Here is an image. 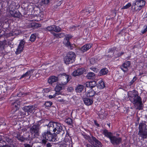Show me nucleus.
<instances>
[{
    "instance_id": "1",
    "label": "nucleus",
    "mask_w": 147,
    "mask_h": 147,
    "mask_svg": "<svg viewBox=\"0 0 147 147\" xmlns=\"http://www.w3.org/2000/svg\"><path fill=\"white\" fill-rule=\"evenodd\" d=\"M47 126L48 130L49 131L42 134V136L43 138L50 141L55 142L57 141L56 138V136L55 135H53L51 133V131H53L55 134H59L62 131L63 132L62 135L64 133V131L63 130L62 125L61 123L54 122H50Z\"/></svg>"
},
{
    "instance_id": "2",
    "label": "nucleus",
    "mask_w": 147,
    "mask_h": 147,
    "mask_svg": "<svg viewBox=\"0 0 147 147\" xmlns=\"http://www.w3.org/2000/svg\"><path fill=\"white\" fill-rule=\"evenodd\" d=\"M146 3L144 0H136L133 2L132 7L134 11L138 12L144 7Z\"/></svg>"
},
{
    "instance_id": "3",
    "label": "nucleus",
    "mask_w": 147,
    "mask_h": 147,
    "mask_svg": "<svg viewBox=\"0 0 147 147\" xmlns=\"http://www.w3.org/2000/svg\"><path fill=\"white\" fill-rule=\"evenodd\" d=\"M139 135L143 138L147 137V125L144 123H140L139 124Z\"/></svg>"
},
{
    "instance_id": "4",
    "label": "nucleus",
    "mask_w": 147,
    "mask_h": 147,
    "mask_svg": "<svg viewBox=\"0 0 147 147\" xmlns=\"http://www.w3.org/2000/svg\"><path fill=\"white\" fill-rule=\"evenodd\" d=\"M76 55L75 54L72 52L68 53L66 55L65 59V63L69 64L74 61Z\"/></svg>"
},
{
    "instance_id": "5",
    "label": "nucleus",
    "mask_w": 147,
    "mask_h": 147,
    "mask_svg": "<svg viewBox=\"0 0 147 147\" xmlns=\"http://www.w3.org/2000/svg\"><path fill=\"white\" fill-rule=\"evenodd\" d=\"M40 122H38V124L33 125L30 129V131L32 134H34L33 136V138H35L36 136H39V131L40 129Z\"/></svg>"
},
{
    "instance_id": "6",
    "label": "nucleus",
    "mask_w": 147,
    "mask_h": 147,
    "mask_svg": "<svg viewBox=\"0 0 147 147\" xmlns=\"http://www.w3.org/2000/svg\"><path fill=\"white\" fill-rule=\"evenodd\" d=\"M65 37L67 42L65 44V46L70 49H72L75 47V45L74 44H71L69 41V40L72 38V36L70 34H67L65 35Z\"/></svg>"
},
{
    "instance_id": "7",
    "label": "nucleus",
    "mask_w": 147,
    "mask_h": 147,
    "mask_svg": "<svg viewBox=\"0 0 147 147\" xmlns=\"http://www.w3.org/2000/svg\"><path fill=\"white\" fill-rule=\"evenodd\" d=\"M85 71V69L83 68H79L74 71L72 73V75L74 77L79 76L82 74Z\"/></svg>"
},
{
    "instance_id": "8",
    "label": "nucleus",
    "mask_w": 147,
    "mask_h": 147,
    "mask_svg": "<svg viewBox=\"0 0 147 147\" xmlns=\"http://www.w3.org/2000/svg\"><path fill=\"white\" fill-rule=\"evenodd\" d=\"M110 141L111 143L113 144L118 145L121 142L122 139L120 137L113 136Z\"/></svg>"
},
{
    "instance_id": "9",
    "label": "nucleus",
    "mask_w": 147,
    "mask_h": 147,
    "mask_svg": "<svg viewBox=\"0 0 147 147\" xmlns=\"http://www.w3.org/2000/svg\"><path fill=\"white\" fill-rule=\"evenodd\" d=\"M12 112L14 114L18 109L19 107H20V102L18 100H16L14 103H12Z\"/></svg>"
},
{
    "instance_id": "10",
    "label": "nucleus",
    "mask_w": 147,
    "mask_h": 147,
    "mask_svg": "<svg viewBox=\"0 0 147 147\" xmlns=\"http://www.w3.org/2000/svg\"><path fill=\"white\" fill-rule=\"evenodd\" d=\"M130 65V62L129 61H127L124 63L120 67L121 69L124 72L128 71V68Z\"/></svg>"
},
{
    "instance_id": "11",
    "label": "nucleus",
    "mask_w": 147,
    "mask_h": 147,
    "mask_svg": "<svg viewBox=\"0 0 147 147\" xmlns=\"http://www.w3.org/2000/svg\"><path fill=\"white\" fill-rule=\"evenodd\" d=\"M92 142L91 144H93V145L94 147H102V145L101 142L99 141L95 137L92 138Z\"/></svg>"
},
{
    "instance_id": "12",
    "label": "nucleus",
    "mask_w": 147,
    "mask_h": 147,
    "mask_svg": "<svg viewBox=\"0 0 147 147\" xmlns=\"http://www.w3.org/2000/svg\"><path fill=\"white\" fill-rule=\"evenodd\" d=\"M25 44V42L23 40L20 41L18 48L16 52V54H18L23 51L24 47V45Z\"/></svg>"
},
{
    "instance_id": "13",
    "label": "nucleus",
    "mask_w": 147,
    "mask_h": 147,
    "mask_svg": "<svg viewBox=\"0 0 147 147\" xmlns=\"http://www.w3.org/2000/svg\"><path fill=\"white\" fill-rule=\"evenodd\" d=\"M35 107L33 106H25L23 108V110L25 112H27L28 115L29 113H31L35 109Z\"/></svg>"
},
{
    "instance_id": "14",
    "label": "nucleus",
    "mask_w": 147,
    "mask_h": 147,
    "mask_svg": "<svg viewBox=\"0 0 147 147\" xmlns=\"http://www.w3.org/2000/svg\"><path fill=\"white\" fill-rule=\"evenodd\" d=\"M34 70L33 69H31L28 70L25 74L22 75L20 78V79H21L23 78H26L28 77V79H29L31 76L32 75V73L33 72Z\"/></svg>"
},
{
    "instance_id": "15",
    "label": "nucleus",
    "mask_w": 147,
    "mask_h": 147,
    "mask_svg": "<svg viewBox=\"0 0 147 147\" xmlns=\"http://www.w3.org/2000/svg\"><path fill=\"white\" fill-rule=\"evenodd\" d=\"M131 102L134 105H136L137 103L139 102L142 100L140 97L137 94L134 97L130 99Z\"/></svg>"
},
{
    "instance_id": "16",
    "label": "nucleus",
    "mask_w": 147,
    "mask_h": 147,
    "mask_svg": "<svg viewBox=\"0 0 147 147\" xmlns=\"http://www.w3.org/2000/svg\"><path fill=\"white\" fill-rule=\"evenodd\" d=\"M64 86L63 84L58 82L55 88V91L56 92H59L62 89Z\"/></svg>"
},
{
    "instance_id": "17",
    "label": "nucleus",
    "mask_w": 147,
    "mask_h": 147,
    "mask_svg": "<svg viewBox=\"0 0 147 147\" xmlns=\"http://www.w3.org/2000/svg\"><path fill=\"white\" fill-rule=\"evenodd\" d=\"M58 78L55 76H52L50 77L48 79V82L49 84H52L55 82L57 81Z\"/></svg>"
},
{
    "instance_id": "18",
    "label": "nucleus",
    "mask_w": 147,
    "mask_h": 147,
    "mask_svg": "<svg viewBox=\"0 0 147 147\" xmlns=\"http://www.w3.org/2000/svg\"><path fill=\"white\" fill-rule=\"evenodd\" d=\"M103 134L105 136L109 138L110 140L113 136V133L111 132H108V130L106 129L103 130Z\"/></svg>"
},
{
    "instance_id": "19",
    "label": "nucleus",
    "mask_w": 147,
    "mask_h": 147,
    "mask_svg": "<svg viewBox=\"0 0 147 147\" xmlns=\"http://www.w3.org/2000/svg\"><path fill=\"white\" fill-rule=\"evenodd\" d=\"M2 138H3L2 140L4 142L5 140L8 144H11L13 142V140L9 138L8 135H5L4 136H2Z\"/></svg>"
},
{
    "instance_id": "20",
    "label": "nucleus",
    "mask_w": 147,
    "mask_h": 147,
    "mask_svg": "<svg viewBox=\"0 0 147 147\" xmlns=\"http://www.w3.org/2000/svg\"><path fill=\"white\" fill-rule=\"evenodd\" d=\"M92 46L91 44H86L81 48V50L83 52L86 51L91 48Z\"/></svg>"
},
{
    "instance_id": "21",
    "label": "nucleus",
    "mask_w": 147,
    "mask_h": 147,
    "mask_svg": "<svg viewBox=\"0 0 147 147\" xmlns=\"http://www.w3.org/2000/svg\"><path fill=\"white\" fill-rule=\"evenodd\" d=\"M109 71L106 68L101 69L99 73L100 76H102L106 75L108 72Z\"/></svg>"
},
{
    "instance_id": "22",
    "label": "nucleus",
    "mask_w": 147,
    "mask_h": 147,
    "mask_svg": "<svg viewBox=\"0 0 147 147\" xmlns=\"http://www.w3.org/2000/svg\"><path fill=\"white\" fill-rule=\"evenodd\" d=\"M85 104L88 106L91 105L93 103L92 100L88 98H85L84 100Z\"/></svg>"
},
{
    "instance_id": "23",
    "label": "nucleus",
    "mask_w": 147,
    "mask_h": 147,
    "mask_svg": "<svg viewBox=\"0 0 147 147\" xmlns=\"http://www.w3.org/2000/svg\"><path fill=\"white\" fill-rule=\"evenodd\" d=\"M95 94L94 91L93 89H90L87 92L86 95L88 97H91L93 96Z\"/></svg>"
},
{
    "instance_id": "24",
    "label": "nucleus",
    "mask_w": 147,
    "mask_h": 147,
    "mask_svg": "<svg viewBox=\"0 0 147 147\" xmlns=\"http://www.w3.org/2000/svg\"><path fill=\"white\" fill-rule=\"evenodd\" d=\"M16 137L21 142H22L24 141L25 140H27V138H26L23 137L20 134L18 133L17 134Z\"/></svg>"
},
{
    "instance_id": "25",
    "label": "nucleus",
    "mask_w": 147,
    "mask_h": 147,
    "mask_svg": "<svg viewBox=\"0 0 147 147\" xmlns=\"http://www.w3.org/2000/svg\"><path fill=\"white\" fill-rule=\"evenodd\" d=\"M86 77L89 79H93L95 78V74L92 72L88 73L86 76Z\"/></svg>"
},
{
    "instance_id": "26",
    "label": "nucleus",
    "mask_w": 147,
    "mask_h": 147,
    "mask_svg": "<svg viewBox=\"0 0 147 147\" xmlns=\"http://www.w3.org/2000/svg\"><path fill=\"white\" fill-rule=\"evenodd\" d=\"M82 136L84 137V138L86 139L87 140L90 142L91 143L92 142V138L94 137L93 136H91L90 137L88 135H86L85 134H82Z\"/></svg>"
},
{
    "instance_id": "27",
    "label": "nucleus",
    "mask_w": 147,
    "mask_h": 147,
    "mask_svg": "<svg viewBox=\"0 0 147 147\" xmlns=\"http://www.w3.org/2000/svg\"><path fill=\"white\" fill-rule=\"evenodd\" d=\"M134 106L135 107H136V108L138 109H142L143 108V105L142 104V100L137 103L136 105H134Z\"/></svg>"
},
{
    "instance_id": "28",
    "label": "nucleus",
    "mask_w": 147,
    "mask_h": 147,
    "mask_svg": "<svg viewBox=\"0 0 147 147\" xmlns=\"http://www.w3.org/2000/svg\"><path fill=\"white\" fill-rule=\"evenodd\" d=\"M105 87V84L103 80H99L98 82V87L100 89H102Z\"/></svg>"
},
{
    "instance_id": "29",
    "label": "nucleus",
    "mask_w": 147,
    "mask_h": 147,
    "mask_svg": "<svg viewBox=\"0 0 147 147\" xmlns=\"http://www.w3.org/2000/svg\"><path fill=\"white\" fill-rule=\"evenodd\" d=\"M128 94L129 97L132 98L134 97L136 95H137V94L136 93L134 90L129 91L128 92Z\"/></svg>"
},
{
    "instance_id": "30",
    "label": "nucleus",
    "mask_w": 147,
    "mask_h": 147,
    "mask_svg": "<svg viewBox=\"0 0 147 147\" xmlns=\"http://www.w3.org/2000/svg\"><path fill=\"white\" fill-rule=\"evenodd\" d=\"M96 85V82L94 81L92 82H87L86 83L87 87H89L90 88H93Z\"/></svg>"
},
{
    "instance_id": "31",
    "label": "nucleus",
    "mask_w": 147,
    "mask_h": 147,
    "mask_svg": "<svg viewBox=\"0 0 147 147\" xmlns=\"http://www.w3.org/2000/svg\"><path fill=\"white\" fill-rule=\"evenodd\" d=\"M53 25L52 26H49L47 27L46 28H45L44 29L46 31H49L51 32V33L53 34V33H55L53 32Z\"/></svg>"
},
{
    "instance_id": "32",
    "label": "nucleus",
    "mask_w": 147,
    "mask_h": 147,
    "mask_svg": "<svg viewBox=\"0 0 147 147\" xmlns=\"http://www.w3.org/2000/svg\"><path fill=\"white\" fill-rule=\"evenodd\" d=\"M61 29L59 26L53 25V32L54 31L56 32H58L60 31Z\"/></svg>"
},
{
    "instance_id": "33",
    "label": "nucleus",
    "mask_w": 147,
    "mask_h": 147,
    "mask_svg": "<svg viewBox=\"0 0 147 147\" xmlns=\"http://www.w3.org/2000/svg\"><path fill=\"white\" fill-rule=\"evenodd\" d=\"M84 88V86L82 85H79L76 89L77 92H81Z\"/></svg>"
},
{
    "instance_id": "34",
    "label": "nucleus",
    "mask_w": 147,
    "mask_h": 147,
    "mask_svg": "<svg viewBox=\"0 0 147 147\" xmlns=\"http://www.w3.org/2000/svg\"><path fill=\"white\" fill-rule=\"evenodd\" d=\"M12 16L14 17L20 18L21 17L22 14L19 11H16L12 14Z\"/></svg>"
},
{
    "instance_id": "35",
    "label": "nucleus",
    "mask_w": 147,
    "mask_h": 147,
    "mask_svg": "<svg viewBox=\"0 0 147 147\" xmlns=\"http://www.w3.org/2000/svg\"><path fill=\"white\" fill-rule=\"evenodd\" d=\"M53 34L55 37L57 38H60L63 37L64 36V34L63 33H60L57 34L55 33H53Z\"/></svg>"
},
{
    "instance_id": "36",
    "label": "nucleus",
    "mask_w": 147,
    "mask_h": 147,
    "mask_svg": "<svg viewBox=\"0 0 147 147\" xmlns=\"http://www.w3.org/2000/svg\"><path fill=\"white\" fill-rule=\"evenodd\" d=\"M36 38V34H32L30 36V41L33 42L35 40Z\"/></svg>"
},
{
    "instance_id": "37",
    "label": "nucleus",
    "mask_w": 147,
    "mask_h": 147,
    "mask_svg": "<svg viewBox=\"0 0 147 147\" xmlns=\"http://www.w3.org/2000/svg\"><path fill=\"white\" fill-rule=\"evenodd\" d=\"M65 122L68 124L69 125H71L72 123V119L69 118H68L67 119L65 120Z\"/></svg>"
},
{
    "instance_id": "38",
    "label": "nucleus",
    "mask_w": 147,
    "mask_h": 147,
    "mask_svg": "<svg viewBox=\"0 0 147 147\" xmlns=\"http://www.w3.org/2000/svg\"><path fill=\"white\" fill-rule=\"evenodd\" d=\"M52 104V102L51 101H46L44 105L46 107H50Z\"/></svg>"
},
{
    "instance_id": "39",
    "label": "nucleus",
    "mask_w": 147,
    "mask_h": 147,
    "mask_svg": "<svg viewBox=\"0 0 147 147\" xmlns=\"http://www.w3.org/2000/svg\"><path fill=\"white\" fill-rule=\"evenodd\" d=\"M50 0H42L41 2V5H47L49 3Z\"/></svg>"
},
{
    "instance_id": "40",
    "label": "nucleus",
    "mask_w": 147,
    "mask_h": 147,
    "mask_svg": "<svg viewBox=\"0 0 147 147\" xmlns=\"http://www.w3.org/2000/svg\"><path fill=\"white\" fill-rule=\"evenodd\" d=\"M131 5V4L130 3H128L125 6H124L122 8L123 9H127Z\"/></svg>"
},
{
    "instance_id": "41",
    "label": "nucleus",
    "mask_w": 147,
    "mask_h": 147,
    "mask_svg": "<svg viewBox=\"0 0 147 147\" xmlns=\"http://www.w3.org/2000/svg\"><path fill=\"white\" fill-rule=\"evenodd\" d=\"M112 52H111L110 51V53H111V54L110 55V56H109L110 57H111L112 56L114 53V56H115V57H119L117 56L118 55H119L120 54V53H117V54H116V53H115V52H114V53H113V51L112 50Z\"/></svg>"
},
{
    "instance_id": "42",
    "label": "nucleus",
    "mask_w": 147,
    "mask_h": 147,
    "mask_svg": "<svg viewBox=\"0 0 147 147\" xmlns=\"http://www.w3.org/2000/svg\"><path fill=\"white\" fill-rule=\"evenodd\" d=\"M147 31V26H144L143 27V29L141 31V32L142 34H144Z\"/></svg>"
},
{
    "instance_id": "43",
    "label": "nucleus",
    "mask_w": 147,
    "mask_h": 147,
    "mask_svg": "<svg viewBox=\"0 0 147 147\" xmlns=\"http://www.w3.org/2000/svg\"><path fill=\"white\" fill-rule=\"evenodd\" d=\"M65 78L66 79L67 81V83L70 80L71 78V77L70 76L66 75L65 74Z\"/></svg>"
},
{
    "instance_id": "44",
    "label": "nucleus",
    "mask_w": 147,
    "mask_h": 147,
    "mask_svg": "<svg viewBox=\"0 0 147 147\" xmlns=\"http://www.w3.org/2000/svg\"><path fill=\"white\" fill-rule=\"evenodd\" d=\"M137 78L136 76H134L132 80L129 82V85L130 86L136 80Z\"/></svg>"
},
{
    "instance_id": "45",
    "label": "nucleus",
    "mask_w": 147,
    "mask_h": 147,
    "mask_svg": "<svg viewBox=\"0 0 147 147\" xmlns=\"http://www.w3.org/2000/svg\"><path fill=\"white\" fill-rule=\"evenodd\" d=\"M69 133L67 131V132L65 137L67 138L68 140H66V141H68V140H71V138L70 136H69Z\"/></svg>"
},
{
    "instance_id": "46",
    "label": "nucleus",
    "mask_w": 147,
    "mask_h": 147,
    "mask_svg": "<svg viewBox=\"0 0 147 147\" xmlns=\"http://www.w3.org/2000/svg\"><path fill=\"white\" fill-rule=\"evenodd\" d=\"M74 90V88L73 87L71 86H69L68 87L67 90V91L69 92H72Z\"/></svg>"
},
{
    "instance_id": "47",
    "label": "nucleus",
    "mask_w": 147,
    "mask_h": 147,
    "mask_svg": "<svg viewBox=\"0 0 147 147\" xmlns=\"http://www.w3.org/2000/svg\"><path fill=\"white\" fill-rule=\"evenodd\" d=\"M57 94V93H55L54 94H53V95H49L48 96L49 98H52L55 97L57 94Z\"/></svg>"
},
{
    "instance_id": "48",
    "label": "nucleus",
    "mask_w": 147,
    "mask_h": 147,
    "mask_svg": "<svg viewBox=\"0 0 147 147\" xmlns=\"http://www.w3.org/2000/svg\"><path fill=\"white\" fill-rule=\"evenodd\" d=\"M83 12L85 13V14L87 15L88 14L90 13H91V11H90L89 10H86V11H84Z\"/></svg>"
},
{
    "instance_id": "49",
    "label": "nucleus",
    "mask_w": 147,
    "mask_h": 147,
    "mask_svg": "<svg viewBox=\"0 0 147 147\" xmlns=\"http://www.w3.org/2000/svg\"><path fill=\"white\" fill-rule=\"evenodd\" d=\"M18 115V114H16V115H13L12 117V118L15 119L17 117Z\"/></svg>"
},
{
    "instance_id": "50",
    "label": "nucleus",
    "mask_w": 147,
    "mask_h": 147,
    "mask_svg": "<svg viewBox=\"0 0 147 147\" xmlns=\"http://www.w3.org/2000/svg\"><path fill=\"white\" fill-rule=\"evenodd\" d=\"M47 141L46 140L43 139L42 140V143L44 144H46Z\"/></svg>"
},
{
    "instance_id": "51",
    "label": "nucleus",
    "mask_w": 147,
    "mask_h": 147,
    "mask_svg": "<svg viewBox=\"0 0 147 147\" xmlns=\"http://www.w3.org/2000/svg\"><path fill=\"white\" fill-rule=\"evenodd\" d=\"M45 92L47 93L49 92L50 91V89L49 88H47L44 89Z\"/></svg>"
},
{
    "instance_id": "52",
    "label": "nucleus",
    "mask_w": 147,
    "mask_h": 147,
    "mask_svg": "<svg viewBox=\"0 0 147 147\" xmlns=\"http://www.w3.org/2000/svg\"><path fill=\"white\" fill-rule=\"evenodd\" d=\"M24 147H31L30 145L28 144H24Z\"/></svg>"
},
{
    "instance_id": "53",
    "label": "nucleus",
    "mask_w": 147,
    "mask_h": 147,
    "mask_svg": "<svg viewBox=\"0 0 147 147\" xmlns=\"http://www.w3.org/2000/svg\"><path fill=\"white\" fill-rule=\"evenodd\" d=\"M47 147H51L52 145L50 143H48L47 144Z\"/></svg>"
},
{
    "instance_id": "54",
    "label": "nucleus",
    "mask_w": 147,
    "mask_h": 147,
    "mask_svg": "<svg viewBox=\"0 0 147 147\" xmlns=\"http://www.w3.org/2000/svg\"><path fill=\"white\" fill-rule=\"evenodd\" d=\"M124 53L123 52H121V53H120V54L117 56L118 57H120L121 55H122Z\"/></svg>"
},
{
    "instance_id": "55",
    "label": "nucleus",
    "mask_w": 147,
    "mask_h": 147,
    "mask_svg": "<svg viewBox=\"0 0 147 147\" xmlns=\"http://www.w3.org/2000/svg\"><path fill=\"white\" fill-rule=\"evenodd\" d=\"M90 69L94 71H96L97 69L96 68H92V67Z\"/></svg>"
},
{
    "instance_id": "56",
    "label": "nucleus",
    "mask_w": 147,
    "mask_h": 147,
    "mask_svg": "<svg viewBox=\"0 0 147 147\" xmlns=\"http://www.w3.org/2000/svg\"><path fill=\"white\" fill-rule=\"evenodd\" d=\"M2 147H11L10 146H9L8 145H5L3 146Z\"/></svg>"
},
{
    "instance_id": "57",
    "label": "nucleus",
    "mask_w": 147,
    "mask_h": 147,
    "mask_svg": "<svg viewBox=\"0 0 147 147\" xmlns=\"http://www.w3.org/2000/svg\"><path fill=\"white\" fill-rule=\"evenodd\" d=\"M86 147H92V146L89 144H86Z\"/></svg>"
},
{
    "instance_id": "58",
    "label": "nucleus",
    "mask_w": 147,
    "mask_h": 147,
    "mask_svg": "<svg viewBox=\"0 0 147 147\" xmlns=\"http://www.w3.org/2000/svg\"><path fill=\"white\" fill-rule=\"evenodd\" d=\"M59 147H64V146L63 144V145L61 144V145H60L59 146Z\"/></svg>"
},
{
    "instance_id": "59",
    "label": "nucleus",
    "mask_w": 147,
    "mask_h": 147,
    "mask_svg": "<svg viewBox=\"0 0 147 147\" xmlns=\"http://www.w3.org/2000/svg\"><path fill=\"white\" fill-rule=\"evenodd\" d=\"M107 125L109 127H110V123H107Z\"/></svg>"
},
{
    "instance_id": "60",
    "label": "nucleus",
    "mask_w": 147,
    "mask_h": 147,
    "mask_svg": "<svg viewBox=\"0 0 147 147\" xmlns=\"http://www.w3.org/2000/svg\"><path fill=\"white\" fill-rule=\"evenodd\" d=\"M96 124V125L97 126H99V125L98 124Z\"/></svg>"
},
{
    "instance_id": "61",
    "label": "nucleus",
    "mask_w": 147,
    "mask_h": 147,
    "mask_svg": "<svg viewBox=\"0 0 147 147\" xmlns=\"http://www.w3.org/2000/svg\"><path fill=\"white\" fill-rule=\"evenodd\" d=\"M39 25V24H38V23L35 24V25Z\"/></svg>"
},
{
    "instance_id": "62",
    "label": "nucleus",
    "mask_w": 147,
    "mask_h": 147,
    "mask_svg": "<svg viewBox=\"0 0 147 147\" xmlns=\"http://www.w3.org/2000/svg\"><path fill=\"white\" fill-rule=\"evenodd\" d=\"M94 11V9H93V10H92V11Z\"/></svg>"
},
{
    "instance_id": "63",
    "label": "nucleus",
    "mask_w": 147,
    "mask_h": 147,
    "mask_svg": "<svg viewBox=\"0 0 147 147\" xmlns=\"http://www.w3.org/2000/svg\"><path fill=\"white\" fill-rule=\"evenodd\" d=\"M75 67V66L74 65H73V66H72V67Z\"/></svg>"
},
{
    "instance_id": "64",
    "label": "nucleus",
    "mask_w": 147,
    "mask_h": 147,
    "mask_svg": "<svg viewBox=\"0 0 147 147\" xmlns=\"http://www.w3.org/2000/svg\"><path fill=\"white\" fill-rule=\"evenodd\" d=\"M121 32H119V33H121Z\"/></svg>"
}]
</instances>
